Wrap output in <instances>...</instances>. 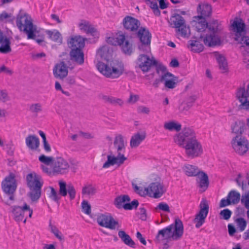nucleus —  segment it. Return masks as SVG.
<instances>
[{"label": "nucleus", "instance_id": "1", "mask_svg": "<svg viewBox=\"0 0 249 249\" xmlns=\"http://www.w3.org/2000/svg\"><path fill=\"white\" fill-rule=\"evenodd\" d=\"M113 50L107 45L99 48L97 52V57L106 61V63L98 61L97 68L105 76L112 79L118 78L124 72V66L122 61L113 59Z\"/></svg>", "mask_w": 249, "mask_h": 249}, {"label": "nucleus", "instance_id": "2", "mask_svg": "<svg viewBox=\"0 0 249 249\" xmlns=\"http://www.w3.org/2000/svg\"><path fill=\"white\" fill-rule=\"evenodd\" d=\"M212 32L206 35L205 37L202 36L198 39L196 37L190 40L188 42L187 47L193 52L199 53L203 51L204 46L201 42L203 41L205 45L209 47L216 46L219 44L220 40L219 37L216 35V29L213 27L209 28Z\"/></svg>", "mask_w": 249, "mask_h": 249}, {"label": "nucleus", "instance_id": "3", "mask_svg": "<svg viewBox=\"0 0 249 249\" xmlns=\"http://www.w3.org/2000/svg\"><path fill=\"white\" fill-rule=\"evenodd\" d=\"M183 233V226L179 219H176L174 224L160 230L156 236L159 243L167 241L170 239L178 240L181 238Z\"/></svg>", "mask_w": 249, "mask_h": 249}, {"label": "nucleus", "instance_id": "4", "mask_svg": "<svg viewBox=\"0 0 249 249\" xmlns=\"http://www.w3.org/2000/svg\"><path fill=\"white\" fill-rule=\"evenodd\" d=\"M16 24L19 30L27 35L28 39L34 38V33L36 32L37 28L33 24L30 16L26 13L18 15Z\"/></svg>", "mask_w": 249, "mask_h": 249}, {"label": "nucleus", "instance_id": "5", "mask_svg": "<svg viewBox=\"0 0 249 249\" xmlns=\"http://www.w3.org/2000/svg\"><path fill=\"white\" fill-rule=\"evenodd\" d=\"M148 53H141L136 60V64L143 72L148 71L152 66H157V71L159 72V70L162 72H165L166 68L161 65L157 66L158 62L153 56H149Z\"/></svg>", "mask_w": 249, "mask_h": 249}, {"label": "nucleus", "instance_id": "6", "mask_svg": "<svg viewBox=\"0 0 249 249\" xmlns=\"http://www.w3.org/2000/svg\"><path fill=\"white\" fill-rule=\"evenodd\" d=\"M231 23V30L235 33V40L241 44L249 45V37L246 36V25L242 19L236 18Z\"/></svg>", "mask_w": 249, "mask_h": 249}, {"label": "nucleus", "instance_id": "7", "mask_svg": "<svg viewBox=\"0 0 249 249\" xmlns=\"http://www.w3.org/2000/svg\"><path fill=\"white\" fill-rule=\"evenodd\" d=\"M177 144L185 149L186 155L191 159L198 157L203 153V148L199 141H177Z\"/></svg>", "mask_w": 249, "mask_h": 249}, {"label": "nucleus", "instance_id": "8", "mask_svg": "<svg viewBox=\"0 0 249 249\" xmlns=\"http://www.w3.org/2000/svg\"><path fill=\"white\" fill-rule=\"evenodd\" d=\"M171 25L176 29L177 33L180 36L186 37L190 35V30L186 26L184 18L179 14H175L170 18Z\"/></svg>", "mask_w": 249, "mask_h": 249}, {"label": "nucleus", "instance_id": "9", "mask_svg": "<svg viewBox=\"0 0 249 249\" xmlns=\"http://www.w3.org/2000/svg\"><path fill=\"white\" fill-rule=\"evenodd\" d=\"M137 35L141 43L138 45L139 50L142 53H150L151 36L149 32L144 28H141Z\"/></svg>", "mask_w": 249, "mask_h": 249}, {"label": "nucleus", "instance_id": "10", "mask_svg": "<svg viewBox=\"0 0 249 249\" xmlns=\"http://www.w3.org/2000/svg\"><path fill=\"white\" fill-rule=\"evenodd\" d=\"M231 132L234 134L233 140H248L249 134L246 133L245 124L243 121L237 120L231 126Z\"/></svg>", "mask_w": 249, "mask_h": 249}, {"label": "nucleus", "instance_id": "11", "mask_svg": "<svg viewBox=\"0 0 249 249\" xmlns=\"http://www.w3.org/2000/svg\"><path fill=\"white\" fill-rule=\"evenodd\" d=\"M200 210L196 214L193 221L196 228H200L205 222L209 212V205L205 199H203L199 205Z\"/></svg>", "mask_w": 249, "mask_h": 249}, {"label": "nucleus", "instance_id": "12", "mask_svg": "<svg viewBox=\"0 0 249 249\" xmlns=\"http://www.w3.org/2000/svg\"><path fill=\"white\" fill-rule=\"evenodd\" d=\"M15 177V174L11 173L2 181V189L5 194L12 195L16 191L17 183Z\"/></svg>", "mask_w": 249, "mask_h": 249}, {"label": "nucleus", "instance_id": "13", "mask_svg": "<svg viewBox=\"0 0 249 249\" xmlns=\"http://www.w3.org/2000/svg\"><path fill=\"white\" fill-rule=\"evenodd\" d=\"M98 224L102 227L111 230L119 227L118 222L116 221L109 213L101 214L97 218Z\"/></svg>", "mask_w": 249, "mask_h": 249}, {"label": "nucleus", "instance_id": "14", "mask_svg": "<svg viewBox=\"0 0 249 249\" xmlns=\"http://www.w3.org/2000/svg\"><path fill=\"white\" fill-rule=\"evenodd\" d=\"M145 191L150 196L157 198L166 192V188L162 183L156 182L151 183L148 187L145 188Z\"/></svg>", "mask_w": 249, "mask_h": 249}, {"label": "nucleus", "instance_id": "15", "mask_svg": "<svg viewBox=\"0 0 249 249\" xmlns=\"http://www.w3.org/2000/svg\"><path fill=\"white\" fill-rule=\"evenodd\" d=\"M11 209L14 218L17 222L21 221L23 220L24 213L26 211L28 212L29 216L30 218L33 214V210L26 203H25L22 207L16 206H12Z\"/></svg>", "mask_w": 249, "mask_h": 249}, {"label": "nucleus", "instance_id": "16", "mask_svg": "<svg viewBox=\"0 0 249 249\" xmlns=\"http://www.w3.org/2000/svg\"><path fill=\"white\" fill-rule=\"evenodd\" d=\"M236 97L241 103L240 108L249 110V84L246 88H241L238 89Z\"/></svg>", "mask_w": 249, "mask_h": 249}, {"label": "nucleus", "instance_id": "17", "mask_svg": "<svg viewBox=\"0 0 249 249\" xmlns=\"http://www.w3.org/2000/svg\"><path fill=\"white\" fill-rule=\"evenodd\" d=\"M70 165L68 161L61 157L53 162V171L56 174H63L68 172Z\"/></svg>", "mask_w": 249, "mask_h": 249}, {"label": "nucleus", "instance_id": "18", "mask_svg": "<svg viewBox=\"0 0 249 249\" xmlns=\"http://www.w3.org/2000/svg\"><path fill=\"white\" fill-rule=\"evenodd\" d=\"M192 24L193 26L196 28V30L198 32L203 31L205 30L206 28H208L210 31V33H211L212 32V30L209 29L210 27L211 28L214 27L216 29V33L217 31L218 24L217 21L214 22V25L213 27H211V26L209 27L208 23L206 21L205 18L202 16L195 17L194 18V20L192 22Z\"/></svg>", "mask_w": 249, "mask_h": 249}, {"label": "nucleus", "instance_id": "19", "mask_svg": "<svg viewBox=\"0 0 249 249\" xmlns=\"http://www.w3.org/2000/svg\"><path fill=\"white\" fill-rule=\"evenodd\" d=\"M178 140H196L197 138L195 131L189 126H185L177 134Z\"/></svg>", "mask_w": 249, "mask_h": 249}, {"label": "nucleus", "instance_id": "20", "mask_svg": "<svg viewBox=\"0 0 249 249\" xmlns=\"http://www.w3.org/2000/svg\"><path fill=\"white\" fill-rule=\"evenodd\" d=\"M26 180L29 188L42 187L43 183L41 177L35 172L28 174L26 176Z\"/></svg>", "mask_w": 249, "mask_h": 249}, {"label": "nucleus", "instance_id": "21", "mask_svg": "<svg viewBox=\"0 0 249 249\" xmlns=\"http://www.w3.org/2000/svg\"><path fill=\"white\" fill-rule=\"evenodd\" d=\"M231 145L237 154L244 155L249 150L248 141H231Z\"/></svg>", "mask_w": 249, "mask_h": 249}, {"label": "nucleus", "instance_id": "22", "mask_svg": "<svg viewBox=\"0 0 249 249\" xmlns=\"http://www.w3.org/2000/svg\"><path fill=\"white\" fill-rule=\"evenodd\" d=\"M53 73L55 78L63 79L68 73V67L63 61L56 64L53 70Z\"/></svg>", "mask_w": 249, "mask_h": 249}, {"label": "nucleus", "instance_id": "23", "mask_svg": "<svg viewBox=\"0 0 249 249\" xmlns=\"http://www.w3.org/2000/svg\"><path fill=\"white\" fill-rule=\"evenodd\" d=\"M123 24L126 30L133 32L138 30L140 26V22L134 18L126 16L123 19Z\"/></svg>", "mask_w": 249, "mask_h": 249}, {"label": "nucleus", "instance_id": "24", "mask_svg": "<svg viewBox=\"0 0 249 249\" xmlns=\"http://www.w3.org/2000/svg\"><path fill=\"white\" fill-rule=\"evenodd\" d=\"M87 38H84L80 36H71L68 40V44L71 49H81L85 46V41Z\"/></svg>", "mask_w": 249, "mask_h": 249}, {"label": "nucleus", "instance_id": "25", "mask_svg": "<svg viewBox=\"0 0 249 249\" xmlns=\"http://www.w3.org/2000/svg\"><path fill=\"white\" fill-rule=\"evenodd\" d=\"M120 42L119 46L121 47L123 52L127 55H130L133 52L132 44L130 42L128 38L124 35H120L119 39Z\"/></svg>", "mask_w": 249, "mask_h": 249}, {"label": "nucleus", "instance_id": "26", "mask_svg": "<svg viewBox=\"0 0 249 249\" xmlns=\"http://www.w3.org/2000/svg\"><path fill=\"white\" fill-rule=\"evenodd\" d=\"M78 27L80 31L87 34L94 36L97 34L96 29L89 21L81 20L78 23Z\"/></svg>", "mask_w": 249, "mask_h": 249}, {"label": "nucleus", "instance_id": "27", "mask_svg": "<svg viewBox=\"0 0 249 249\" xmlns=\"http://www.w3.org/2000/svg\"><path fill=\"white\" fill-rule=\"evenodd\" d=\"M163 128L166 131L178 133L181 130L182 124L178 121L172 119L164 123Z\"/></svg>", "mask_w": 249, "mask_h": 249}, {"label": "nucleus", "instance_id": "28", "mask_svg": "<svg viewBox=\"0 0 249 249\" xmlns=\"http://www.w3.org/2000/svg\"><path fill=\"white\" fill-rule=\"evenodd\" d=\"M126 158L124 156H119L108 155L107 157V160L103 164V168H108L110 166H113L115 164L121 165L124 163Z\"/></svg>", "mask_w": 249, "mask_h": 249}, {"label": "nucleus", "instance_id": "29", "mask_svg": "<svg viewBox=\"0 0 249 249\" xmlns=\"http://www.w3.org/2000/svg\"><path fill=\"white\" fill-rule=\"evenodd\" d=\"M71 59L78 65L84 63V54L81 49H71L70 53Z\"/></svg>", "mask_w": 249, "mask_h": 249}, {"label": "nucleus", "instance_id": "30", "mask_svg": "<svg viewBox=\"0 0 249 249\" xmlns=\"http://www.w3.org/2000/svg\"><path fill=\"white\" fill-rule=\"evenodd\" d=\"M197 182L199 183V187L201 188L202 192L205 191L209 185L208 177L206 174L203 172H201L197 175Z\"/></svg>", "mask_w": 249, "mask_h": 249}, {"label": "nucleus", "instance_id": "31", "mask_svg": "<svg viewBox=\"0 0 249 249\" xmlns=\"http://www.w3.org/2000/svg\"><path fill=\"white\" fill-rule=\"evenodd\" d=\"M183 170L185 174L189 177L197 176L200 171L198 168L195 165L186 164L183 167Z\"/></svg>", "mask_w": 249, "mask_h": 249}, {"label": "nucleus", "instance_id": "32", "mask_svg": "<svg viewBox=\"0 0 249 249\" xmlns=\"http://www.w3.org/2000/svg\"><path fill=\"white\" fill-rule=\"evenodd\" d=\"M118 236L125 245L131 248H135V242L133 241L130 236L126 234L124 231H120L118 232Z\"/></svg>", "mask_w": 249, "mask_h": 249}, {"label": "nucleus", "instance_id": "33", "mask_svg": "<svg viewBox=\"0 0 249 249\" xmlns=\"http://www.w3.org/2000/svg\"><path fill=\"white\" fill-rule=\"evenodd\" d=\"M215 57L217 62L218 63L219 67L223 73L226 72L228 71V63L225 57L218 53H215Z\"/></svg>", "mask_w": 249, "mask_h": 249}, {"label": "nucleus", "instance_id": "34", "mask_svg": "<svg viewBox=\"0 0 249 249\" xmlns=\"http://www.w3.org/2000/svg\"><path fill=\"white\" fill-rule=\"evenodd\" d=\"M95 186L90 183L85 184L82 188L81 193L83 196H93L96 193Z\"/></svg>", "mask_w": 249, "mask_h": 249}, {"label": "nucleus", "instance_id": "35", "mask_svg": "<svg viewBox=\"0 0 249 249\" xmlns=\"http://www.w3.org/2000/svg\"><path fill=\"white\" fill-rule=\"evenodd\" d=\"M198 12L200 13L201 16L204 18L209 17L212 13L211 6L207 3L200 4L198 7Z\"/></svg>", "mask_w": 249, "mask_h": 249}, {"label": "nucleus", "instance_id": "36", "mask_svg": "<svg viewBox=\"0 0 249 249\" xmlns=\"http://www.w3.org/2000/svg\"><path fill=\"white\" fill-rule=\"evenodd\" d=\"M42 187L29 188L30 192L28 196L32 201H36L40 197Z\"/></svg>", "mask_w": 249, "mask_h": 249}, {"label": "nucleus", "instance_id": "37", "mask_svg": "<svg viewBox=\"0 0 249 249\" xmlns=\"http://www.w3.org/2000/svg\"><path fill=\"white\" fill-rule=\"evenodd\" d=\"M130 198L128 195H121L115 198L114 204L119 209L123 208L125 202H129Z\"/></svg>", "mask_w": 249, "mask_h": 249}, {"label": "nucleus", "instance_id": "38", "mask_svg": "<svg viewBox=\"0 0 249 249\" xmlns=\"http://www.w3.org/2000/svg\"><path fill=\"white\" fill-rule=\"evenodd\" d=\"M29 110L34 115H37L43 111V106L40 102L33 103L30 105Z\"/></svg>", "mask_w": 249, "mask_h": 249}, {"label": "nucleus", "instance_id": "39", "mask_svg": "<svg viewBox=\"0 0 249 249\" xmlns=\"http://www.w3.org/2000/svg\"><path fill=\"white\" fill-rule=\"evenodd\" d=\"M46 34L49 36V38L55 42L62 43V37L59 31L57 30L50 31L47 30Z\"/></svg>", "mask_w": 249, "mask_h": 249}, {"label": "nucleus", "instance_id": "40", "mask_svg": "<svg viewBox=\"0 0 249 249\" xmlns=\"http://www.w3.org/2000/svg\"><path fill=\"white\" fill-rule=\"evenodd\" d=\"M192 107L184 101L180 102L177 107V109L180 114L186 115Z\"/></svg>", "mask_w": 249, "mask_h": 249}, {"label": "nucleus", "instance_id": "41", "mask_svg": "<svg viewBox=\"0 0 249 249\" xmlns=\"http://www.w3.org/2000/svg\"><path fill=\"white\" fill-rule=\"evenodd\" d=\"M241 49L244 56L243 61L247 64V68H249V45L248 43L243 44Z\"/></svg>", "mask_w": 249, "mask_h": 249}, {"label": "nucleus", "instance_id": "42", "mask_svg": "<svg viewBox=\"0 0 249 249\" xmlns=\"http://www.w3.org/2000/svg\"><path fill=\"white\" fill-rule=\"evenodd\" d=\"M1 44V45L0 47V53H7L11 52L10 41L7 37H5L4 41H2Z\"/></svg>", "mask_w": 249, "mask_h": 249}, {"label": "nucleus", "instance_id": "43", "mask_svg": "<svg viewBox=\"0 0 249 249\" xmlns=\"http://www.w3.org/2000/svg\"><path fill=\"white\" fill-rule=\"evenodd\" d=\"M228 197L232 204H237L240 199V194L235 191H231L228 194Z\"/></svg>", "mask_w": 249, "mask_h": 249}, {"label": "nucleus", "instance_id": "44", "mask_svg": "<svg viewBox=\"0 0 249 249\" xmlns=\"http://www.w3.org/2000/svg\"><path fill=\"white\" fill-rule=\"evenodd\" d=\"M114 146L118 152L119 156H124V153L125 151V146L124 141H114Z\"/></svg>", "mask_w": 249, "mask_h": 249}, {"label": "nucleus", "instance_id": "45", "mask_svg": "<svg viewBox=\"0 0 249 249\" xmlns=\"http://www.w3.org/2000/svg\"><path fill=\"white\" fill-rule=\"evenodd\" d=\"M49 227L51 232H52L57 239L60 241L64 240L62 234L55 226L53 225L51 223H50Z\"/></svg>", "mask_w": 249, "mask_h": 249}, {"label": "nucleus", "instance_id": "46", "mask_svg": "<svg viewBox=\"0 0 249 249\" xmlns=\"http://www.w3.org/2000/svg\"><path fill=\"white\" fill-rule=\"evenodd\" d=\"M59 194L63 196H66L67 195V185L62 180L59 181Z\"/></svg>", "mask_w": 249, "mask_h": 249}, {"label": "nucleus", "instance_id": "47", "mask_svg": "<svg viewBox=\"0 0 249 249\" xmlns=\"http://www.w3.org/2000/svg\"><path fill=\"white\" fill-rule=\"evenodd\" d=\"M10 98L8 95V91L5 89L0 90V103H6L9 102Z\"/></svg>", "mask_w": 249, "mask_h": 249}, {"label": "nucleus", "instance_id": "48", "mask_svg": "<svg viewBox=\"0 0 249 249\" xmlns=\"http://www.w3.org/2000/svg\"><path fill=\"white\" fill-rule=\"evenodd\" d=\"M67 194L68 193L70 200H73L76 196V190L71 183L67 184Z\"/></svg>", "mask_w": 249, "mask_h": 249}, {"label": "nucleus", "instance_id": "49", "mask_svg": "<svg viewBox=\"0 0 249 249\" xmlns=\"http://www.w3.org/2000/svg\"><path fill=\"white\" fill-rule=\"evenodd\" d=\"M38 159L41 162L47 165H49L53 162H54V159L53 157H47L44 155H41L40 156Z\"/></svg>", "mask_w": 249, "mask_h": 249}, {"label": "nucleus", "instance_id": "50", "mask_svg": "<svg viewBox=\"0 0 249 249\" xmlns=\"http://www.w3.org/2000/svg\"><path fill=\"white\" fill-rule=\"evenodd\" d=\"M177 78L173 74L170 72H166L163 74L160 77V82H166L171 80H176Z\"/></svg>", "mask_w": 249, "mask_h": 249}, {"label": "nucleus", "instance_id": "51", "mask_svg": "<svg viewBox=\"0 0 249 249\" xmlns=\"http://www.w3.org/2000/svg\"><path fill=\"white\" fill-rule=\"evenodd\" d=\"M159 0H152L150 1V7L153 9V12L156 16H160V12L158 7Z\"/></svg>", "mask_w": 249, "mask_h": 249}, {"label": "nucleus", "instance_id": "52", "mask_svg": "<svg viewBox=\"0 0 249 249\" xmlns=\"http://www.w3.org/2000/svg\"><path fill=\"white\" fill-rule=\"evenodd\" d=\"M83 211L87 214L91 213V206L87 200H83L81 203Z\"/></svg>", "mask_w": 249, "mask_h": 249}, {"label": "nucleus", "instance_id": "53", "mask_svg": "<svg viewBox=\"0 0 249 249\" xmlns=\"http://www.w3.org/2000/svg\"><path fill=\"white\" fill-rule=\"evenodd\" d=\"M235 181L237 184L238 185V186H241L243 190L245 189V188L247 186V180L244 179L240 174H239L238 175L237 177L235 179Z\"/></svg>", "mask_w": 249, "mask_h": 249}, {"label": "nucleus", "instance_id": "54", "mask_svg": "<svg viewBox=\"0 0 249 249\" xmlns=\"http://www.w3.org/2000/svg\"><path fill=\"white\" fill-rule=\"evenodd\" d=\"M79 139H95L94 135L92 133L84 132L82 131H79Z\"/></svg>", "mask_w": 249, "mask_h": 249}, {"label": "nucleus", "instance_id": "55", "mask_svg": "<svg viewBox=\"0 0 249 249\" xmlns=\"http://www.w3.org/2000/svg\"><path fill=\"white\" fill-rule=\"evenodd\" d=\"M238 228L241 231H243L247 226V222L243 218H238L235 220Z\"/></svg>", "mask_w": 249, "mask_h": 249}, {"label": "nucleus", "instance_id": "56", "mask_svg": "<svg viewBox=\"0 0 249 249\" xmlns=\"http://www.w3.org/2000/svg\"><path fill=\"white\" fill-rule=\"evenodd\" d=\"M110 104L113 106H118L122 107L124 106V102L121 98L112 96Z\"/></svg>", "mask_w": 249, "mask_h": 249}, {"label": "nucleus", "instance_id": "57", "mask_svg": "<svg viewBox=\"0 0 249 249\" xmlns=\"http://www.w3.org/2000/svg\"><path fill=\"white\" fill-rule=\"evenodd\" d=\"M119 38H120V35L117 36L116 37H114V36L108 37H107L106 41L107 43H108L110 45L116 46V45H119V43L120 42V41L119 40Z\"/></svg>", "mask_w": 249, "mask_h": 249}, {"label": "nucleus", "instance_id": "58", "mask_svg": "<svg viewBox=\"0 0 249 249\" xmlns=\"http://www.w3.org/2000/svg\"><path fill=\"white\" fill-rule=\"evenodd\" d=\"M146 137V133L143 131H138L135 134L130 140H143Z\"/></svg>", "mask_w": 249, "mask_h": 249}, {"label": "nucleus", "instance_id": "59", "mask_svg": "<svg viewBox=\"0 0 249 249\" xmlns=\"http://www.w3.org/2000/svg\"><path fill=\"white\" fill-rule=\"evenodd\" d=\"M51 192L49 194V197L53 201L58 202L60 199V197L57 194V192L52 187H50Z\"/></svg>", "mask_w": 249, "mask_h": 249}, {"label": "nucleus", "instance_id": "60", "mask_svg": "<svg viewBox=\"0 0 249 249\" xmlns=\"http://www.w3.org/2000/svg\"><path fill=\"white\" fill-rule=\"evenodd\" d=\"M231 214V212L228 209L222 210L220 213V215L221 216V218L226 220L230 219Z\"/></svg>", "mask_w": 249, "mask_h": 249}, {"label": "nucleus", "instance_id": "61", "mask_svg": "<svg viewBox=\"0 0 249 249\" xmlns=\"http://www.w3.org/2000/svg\"><path fill=\"white\" fill-rule=\"evenodd\" d=\"M197 99V97L195 95H192L190 96H189L184 100V101L190 107H191L193 106V105L195 101H196Z\"/></svg>", "mask_w": 249, "mask_h": 249}, {"label": "nucleus", "instance_id": "62", "mask_svg": "<svg viewBox=\"0 0 249 249\" xmlns=\"http://www.w3.org/2000/svg\"><path fill=\"white\" fill-rule=\"evenodd\" d=\"M139 205L137 200H134L131 203H127L124 204V209L125 210H131L133 208H137Z\"/></svg>", "mask_w": 249, "mask_h": 249}, {"label": "nucleus", "instance_id": "63", "mask_svg": "<svg viewBox=\"0 0 249 249\" xmlns=\"http://www.w3.org/2000/svg\"><path fill=\"white\" fill-rule=\"evenodd\" d=\"M140 97L138 95L131 93L127 100V103L129 104H134L137 103Z\"/></svg>", "mask_w": 249, "mask_h": 249}, {"label": "nucleus", "instance_id": "64", "mask_svg": "<svg viewBox=\"0 0 249 249\" xmlns=\"http://www.w3.org/2000/svg\"><path fill=\"white\" fill-rule=\"evenodd\" d=\"M241 202L245 207L249 210V193L245 196H242Z\"/></svg>", "mask_w": 249, "mask_h": 249}]
</instances>
